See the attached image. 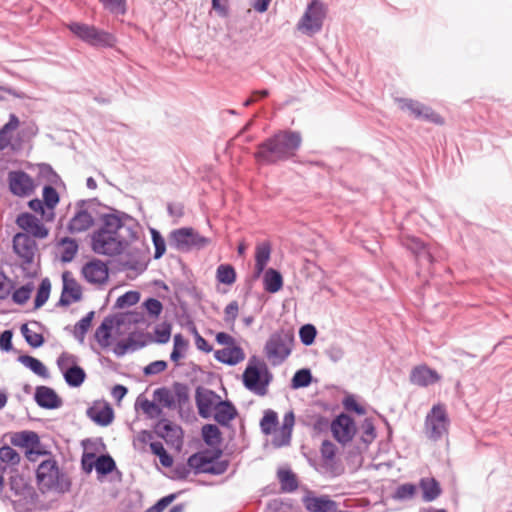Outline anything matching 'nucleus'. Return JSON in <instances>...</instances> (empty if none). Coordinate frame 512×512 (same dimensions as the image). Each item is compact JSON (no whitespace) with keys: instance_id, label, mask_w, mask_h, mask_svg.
Returning <instances> with one entry per match:
<instances>
[{"instance_id":"obj_13","label":"nucleus","mask_w":512,"mask_h":512,"mask_svg":"<svg viewBox=\"0 0 512 512\" xmlns=\"http://www.w3.org/2000/svg\"><path fill=\"white\" fill-rule=\"evenodd\" d=\"M396 101L401 110L409 112V114L416 119L425 120L437 125H442L444 123L443 118L431 107L417 100L397 98Z\"/></svg>"},{"instance_id":"obj_48","label":"nucleus","mask_w":512,"mask_h":512,"mask_svg":"<svg viewBox=\"0 0 512 512\" xmlns=\"http://www.w3.org/2000/svg\"><path fill=\"white\" fill-rule=\"evenodd\" d=\"M116 469L114 459L109 455H100L96 458V472L99 475L106 476Z\"/></svg>"},{"instance_id":"obj_20","label":"nucleus","mask_w":512,"mask_h":512,"mask_svg":"<svg viewBox=\"0 0 512 512\" xmlns=\"http://www.w3.org/2000/svg\"><path fill=\"white\" fill-rule=\"evenodd\" d=\"M16 224L25 231L24 234H28L32 238L43 239L46 238L49 233L44 224H42L35 215L28 212L19 214L16 219Z\"/></svg>"},{"instance_id":"obj_4","label":"nucleus","mask_w":512,"mask_h":512,"mask_svg":"<svg viewBox=\"0 0 512 512\" xmlns=\"http://www.w3.org/2000/svg\"><path fill=\"white\" fill-rule=\"evenodd\" d=\"M36 479L40 489L45 491H55L65 493L70 490L71 482L64 472H62L56 460L47 459L41 462L36 470Z\"/></svg>"},{"instance_id":"obj_11","label":"nucleus","mask_w":512,"mask_h":512,"mask_svg":"<svg viewBox=\"0 0 512 512\" xmlns=\"http://www.w3.org/2000/svg\"><path fill=\"white\" fill-rule=\"evenodd\" d=\"M271 380L272 374L264 363L262 369L257 366H247L243 373L244 386L257 395L263 396L266 394L267 386Z\"/></svg>"},{"instance_id":"obj_7","label":"nucleus","mask_w":512,"mask_h":512,"mask_svg":"<svg viewBox=\"0 0 512 512\" xmlns=\"http://www.w3.org/2000/svg\"><path fill=\"white\" fill-rule=\"evenodd\" d=\"M9 487L14 495L19 497V499L12 501L16 512H27L35 505L38 497L37 493L22 475L18 473L12 475L9 479Z\"/></svg>"},{"instance_id":"obj_31","label":"nucleus","mask_w":512,"mask_h":512,"mask_svg":"<svg viewBox=\"0 0 512 512\" xmlns=\"http://www.w3.org/2000/svg\"><path fill=\"white\" fill-rule=\"evenodd\" d=\"M271 256V244L268 241L261 242L255 248V274L263 273Z\"/></svg>"},{"instance_id":"obj_40","label":"nucleus","mask_w":512,"mask_h":512,"mask_svg":"<svg viewBox=\"0 0 512 512\" xmlns=\"http://www.w3.org/2000/svg\"><path fill=\"white\" fill-rule=\"evenodd\" d=\"M20 459V455L12 447L8 445L0 447V471L5 472L8 466H17Z\"/></svg>"},{"instance_id":"obj_28","label":"nucleus","mask_w":512,"mask_h":512,"mask_svg":"<svg viewBox=\"0 0 512 512\" xmlns=\"http://www.w3.org/2000/svg\"><path fill=\"white\" fill-rule=\"evenodd\" d=\"M214 420L221 426H227L237 416V409L228 400H219L214 408Z\"/></svg>"},{"instance_id":"obj_55","label":"nucleus","mask_w":512,"mask_h":512,"mask_svg":"<svg viewBox=\"0 0 512 512\" xmlns=\"http://www.w3.org/2000/svg\"><path fill=\"white\" fill-rule=\"evenodd\" d=\"M173 390L179 408H183L189 404V388L186 384L175 382L173 384Z\"/></svg>"},{"instance_id":"obj_23","label":"nucleus","mask_w":512,"mask_h":512,"mask_svg":"<svg viewBox=\"0 0 512 512\" xmlns=\"http://www.w3.org/2000/svg\"><path fill=\"white\" fill-rule=\"evenodd\" d=\"M440 380V374L425 364L413 367L410 372V382L419 387H428Z\"/></svg>"},{"instance_id":"obj_5","label":"nucleus","mask_w":512,"mask_h":512,"mask_svg":"<svg viewBox=\"0 0 512 512\" xmlns=\"http://www.w3.org/2000/svg\"><path fill=\"white\" fill-rule=\"evenodd\" d=\"M221 454L222 450L219 448L213 452L209 450L200 451L188 458V464L195 474L222 475L227 471L229 461L220 459Z\"/></svg>"},{"instance_id":"obj_38","label":"nucleus","mask_w":512,"mask_h":512,"mask_svg":"<svg viewBox=\"0 0 512 512\" xmlns=\"http://www.w3.org/2000/svg\"><path fill=\"white\" fill-rule=\"evenodd\" d=\"M63 377L68 386L76 388L84 383L86 373L84 369L76 363L64 371Z\"/></svg>"},{"instance_id":"obj_64","label":"nucleus","mask_w":512,"mask_h":512,"mask_svg":"<svg viewBox=\"0 0 512 512\" xmlns=\"http://www.w3.org/2000/svg\"><path fill=\"white\" fill-rule=\"evenodd\" d=\"M143 306L147 310L148 314L154 318H157L163 310V305H162L161 301L156 298L146 299L143 302Z\"/></svg>"},{"instance_id":"obj_30","label":"nucleus","mask_w":512,"mask_h":512,"mask_svg":"<svg viewBox=\"0 0 512 512\" xmlns=\"http://www.w3.org/2000/svg\"><path fill=\"white\" fill-rule=\"evenodd\" d=\"M43 204L46 208L47 220L53 221L55 218V208L60 201L57 190L51 185H45L42 191Z\"/></svg>"},{"instance_id":"obj_19","label":"nucleus","mask_w":512,"mask_h":512,"mask_svg":"<svg viewBox=\"0 0 512 512\" xmlns=\"http://www.w3.org/2000/svg\"><path fill=\"white\" fill-rule=\"evenodd\" d=\"M302 503L308 512H340L338 503L327 495L316 496L308 492L303 496Z\"/></svg>"},{"instance_id":"obj_18","label":"nucleus","mask_w":512,"mask_h":512,"mask_svg":"<svg viewBox=\"0 0 512 512\" xmlns=\"http://www.w3.org/2000/svg\"><path fill=\"white\" fill-rule=\"evenodd\" d=\"M10 442L13 446L26 448V455L29 460L32 459V455H40L41 452L36 450L40 445V438L34 431L25 430L21 432H15L10 437Z\"/></svg>"},{"instance_id":"obj_61","label":"nucleus","mask_w":512,"mask_h":512,"mask_svg":"<svg viewBox=\"0 0 512 512\" xmlns=\"http://www.w3.org/2000/svg\"><path fill=\"white\" fill-rule=\"evenodd\" d=\"M317 335V330L312 324H305L299 330V337L301 343L305 346H310L314 343Z\"/></svg>"},{"instance_id":"obj_62","label":"nucleus","mask_w":512,"mask_h":512,"mask_svg":"<svg viewBox=\"0 0 512 512\" xmlns=\"http://www.w3.org/2000/svg\"><path fill=\"white\" fill-rule=\"evenodd\" d=\"M239 314V305L237 301H231L224 309V321L229 326V328L233 329L235 325V320L237 319Z\"/></svg>"},{"instance_id":"obj_22","label":"nucleus","mask_w":512,"mask_h":512,"mask_svg":"<svg viewBox=\"0 0 512 512\" xmlns=\"http://www.w3.org/2000/svg\"><path fill=\"white\" fill-rule=\"evenodd\" d=\"M63 289L58 301V306H69L72 302H78L82 298V289L71 273L65 271L62 274Z\"/></svg>"},{"instance_id":"obj_54","label":"nucleus","mask_w":512,"mask_h":512,"mask_svg":"<svg viewBox=\"0 0 512 512\" xmlns=\"http://www.w3.org/2000/svg\"><path fill=\"white\" fill-rule=\"evenodd\" d=\"M153 397L166 408L171 409L175 407V399L166 387L157 388L153 393Z\"/></svg>"},{"instance_id":"obj_6","label":"nucleus","mask_w":512,"mask_h":512,"mask_svg":"<svg viewBox=\"0 0 512 512\" xmlns=\"http://www.w3.org/2000/svg\"><path fill=\"white\" fill-rule=\"evenodd\" d=\"M211 240L200 235L192 227H181L172 230L168 235L169 246L179 252L187 253L193 249H203Z\"/></svg>"},{"instance_id":"obj_37","label":"nucleus","mask_w":512,"mask_h":512,"mask_svg":"<svg viewBox=\"0 0 512 512\" xmlns=\"http://www.w3.org/2000/svg\"><path fill=\"white\" fill-rule=\"evenodd\" d=\"M18 361L37 376L43 379L49 378L50 375L47 367L39 359L29 355H21L18 357Z\"/></svg>"},{"instance_id":"obj_41","label":"nucleus","mask_w":512,"mask_h":512,"mask_svg":"<svg viewBox=\"0 0 512 512\" xmlns=\"http://www.w3.org/2000/svg\"><path fill=\"white\" fill-rule=\"evenodd\" d=\"M263 282L267 292L276 293L283 286V277L279 271L269 268L264 274Z\"/></svg>"},{"instance_id":"obj_44","label":"nucleus","mask_w":512,"mask_h":512,"mask_svg":"<svg viewBox=\"0 0 512 512\" xmlns=\"http://www.w3.org/2000/svg\"><path fill=\"white\" fill-rule=\"evenodd\" d=\"M202 438L210 447L219 445L222 441L221 431L215 424H205L202 427Z\"/></svg>"},{"instance_id":"obj_45","label":"nucleus","mask_w":512,"mask_h":512,"mask_svg":"<svg viewBox=\"0 0 512 512\" xmlns=\"http://www.w3.org/2000/svg\"><path fill=\"white\" fill-rule=\"evenodd\" d=\"M313 377L311 370L308 368H302L295 372L291 379L290 387L292 389L306 388L312 383Z\"/></svg>"},{"instance_id":"obj_35","label":"nucleus","mask_w":512,"mask_h":512,"mask_svg":"<svg viewBox=\"0 0 512 512\" xmlns=\"http://www.w3.org/2000/svg\"><path fill=\"white\" fill-rule=\"evenodd\" d=\"M113 325V318L107 316L103 319L102 323L97 327L95 331L94 337L102 348H107L110 345Z\"/></svg>"},{"instance_id":"obj_50","label":"nucleus","mask_w":512,"mask_h":512,"mask_svg":"<svg viewBox=\"0 0 512 512\" xmlns=\"http://www.w3.org/2000/svg\"><path fill=\"white\" fill-rule=\"evenodd\" d=\"M50 291V280L48 278L42 279L34 300L35 309L42 307L47 302V300L49 299Z\"/></svg>"},{"instance_id":"obj_14","label":"nucleus","mask_w":512,"mask_h":512,"mask_svg":"<svg viewBox=\"0 0 512 512\" xmlns=\"http://www.w3.org/2000/svg\"><path fill=\"white\" fill-rule=\"evenodd\" d=\"M13 250L21 259L22 269L26 271L27 266L33 263L37 244L30 235L20 232L13 237Z\"/></svg>"},{"instance_id":"obj_2","label":"nucleus","mask_w":512,"mask_h":512,"mask_svg":"<svg viewBox=\"0 0 512 512\" xmlns=\"http://www.w3.org/2000/svg\"><path fill=\"white\" fill-rule=\"evenodd\" d=\"M301 145L302 135L299 131L278 130L257 145L254 158L260 165H276L293 159Z\"/></svg>"},{"instance_id":"obj_3","label":"nucleus","mask_w":512,"mask_h":512,"mask_svg":"<svg viewBox=\"0 0 512 512\" xmlns=\"http://www.w3.org/2000/svg\"><path fill=\"white\" fill-rule=\"evenodd\" d=\"M294 345V331L290 328H279L269 335L263 353L272 366H280L291 355Z\"/></svg>"},{"instance_id":"obj_25","label":"nucleus","mask_w":512,"mask_h":512,"mask_svg":"<svg viewBox=\"0 0 512 512\" xmlns=\"http://www.w3.org/2000/svg\"><path fill=\"white\" fill-rule=\"evenodd\" d=\"M34 400L37 405L44 409H57L62 405L61 398L50 387L37 386L35 389Z\"/></svg>"},{"instance_id":"obj_43","label":"nucleus","mask_w":512,"mask_h":512,"mask_svg":"<svg viewBox=\"0 0 512 512\" xmlns=\"http://www.w3.org/2000/svg\"><path fill=\"white\" fill-rule=\"evenodd\" d=\"M68 28L77 38L88 44L95 26L81 22H71Z\"/></svg>"},{"instance_id":"obj_12","label":"nucleus","mask_w":512,"mask_h":512,"mask_svg":"<svg viewBox=\"0 0 512 512\" xmlns=\"http://www.w3.org/2000/svg\"><path fill=\"white\" fill-rule=\"evenodd\" d=\"M336 446L329 440H324L321 444V461L315 470L321 475L331 478L340 476L344 469L336 460Z\"/></svg>"},{"instance_id":"obj_32","label":"nucleus","mask_w":512,"mask_h":512,"mask_svg":"<svg viewBox=\"0 0 512 512\" xmlns=\"http://www.w3.org/2000/svg\"><path fill=\"white\" fill-rule=\"evenodd\" d=\"M420 488L425 502L434 501L442 493L441 486L435 478H422L420 480Z\"/></svg>"},{"instance_id":"obj_33","label":"nucleus","mask_w":512,"mask_h":512,"mask_svg":"<svg viewBox=\"0 0 512 512\" xmlns=\"http://www.w3.org/2000/svg\"><path fill=\"white\" fill-rule=\"evenodd\" d=\"M20 125L19 118L11 113L8 122L0 129V151L5 150L11 145V132L16 130Z\"/></svg>"},{"instance_id":"obj_15","label":"nucleus","mask_w":512,"mask_h":512,"mask_svg":"<svg viewBox=\"0 0 512 512\" xmlns=\"http://www.w3.org/2000/svg\"><path fill=\"white\" fill-rule=\"evenodd\" d=\"M8 183L11 193L18 197L29 196L34 190L31 176L22 170H13L8 173Z\"/></svg>"},{"instance_id":"obj_27","label":"nucleus","mask_w":512,"mask_h":512,"mask_svg":"<svg viewBox=\"0 0 512 512\" xmlns=\"http://www.w3.org/2000/svg\"><path fill=\"white\" fill-rule=\"evenodd\" d=\"M214 358L223 364L234 366L244 360L245 353L240 346L234 345L232 347L216 350L214 352Z\"/></svg>"},{"instance_id":"obj_63","label":"nucleus","mask_w":512,"mask_h":512,"mask_svg":"<svg viewBox=\"0 0 512 512\" xmlns=\"http://www.w3.org/2000/svg\"><path fill=\"white\" fill-rule=\"evenodd\" d=\"M361 429V440L366 444L372 443L373 440L376 438V430L372 419L366 418L361 425Z\"/></svg>"},{"instance_id":"obj_59","label":"nucleus","mask_w":512,"mask_h":512,"mask_svg":"<svg viewBox=\"0 0 512 512\" xmlns=\"http://www.w3.org/2000/svg\"><path fill=\"white\" fill-rule=\"evenodd\" d=\"M111 14L124 15L127 11L126 0H99Z\"/></svg>"},{"instance_id":"obj_49","label":"nucleus","mask_w":512,"mask_h":512,"mask_svg":"<svg viewBox=\"0 0 512 512\" xmlns=\"http://www.w3.org/2000/svg\"><path fill=\"white\" fill-rule=\"evenodd\" d=\"M61 244L64 246L61 261L64 263L71 262L78 251V244L75 239L65 237L61 240Z\"/></svg>"},{"instance_id":"obj_46","label":"nucleus","mask_w":512,"mask_h":512,"mask_svg":"<svg viewBox=\"0 0 512 512\" xmlns=\"http://www.w3.org/2000/svg\"><path fill=\"white\" fill-rule=\"evenodd\" d=\"M216 279L219 283L232 285L236 281V271L230 264H221L216 270Z\"/></svg>"},{"instance_id":"obj_17","label":"nucleus","mask_w":512,"mask_h":512,"mask_svg":"<svg viewBox=\"0 0 512 512\" xmlns=\"http://www.w3.org/2000/svg\"><path fill=\"white\" fill-rule=\"evenodd\" d=\"M81 273L84 279L91 284H105L109 278V270L107 264L100 259H92L85 263Z\"/></svg>"},{"instance_id":"obj_24","label":"nucleus","mask_w":512,"mask_h":512,"mask_svg":"<svg viewBox=\"0 0 512 512\" xmlns=\"http://www.w3.org/2000/svg\"><path fill=\"white\" fill-rule=\"evenodd\" d=\"M152 342V336L150 334L139 333L138 339L134 338L133 334H130L124 341H119L113 348V353L117 357L124 356L129 350L136 351L147 346Z\"/></svg>"},{"instance_id":"obj_16","label":"nucleus","mask_w":512,"mask_h":512,"mask_svg":"<svg viewBox=\"0 0 512 512\" xmlns=\"http://www.w3.org/2000/svg\"><path fill=\"white\" fill-rule=\"evenodd\" d=\"M220 399L221 397L213 390L198 386L195 393L198 414L204 419L210 418L216 403H218Z\"/></svg>"},{"instance_id":"obj_9","label":"nucleus","mask_w":512,"mask_h":512,"mask_svg":"<svg viewBox=\"0 0 512 512\" xmlns=\"http://www.w3.org/2000/svg\"><path fill=\"white\" fill-rule=\"evenodd\" d=\"M449 426L450 419L445 405H433L424 422L427 437L433 441H438L448 433Z\"/></svg>"},{"instance_id":"obj_26","label":"nucleus","mask_w":512,"mask_h":512,"mask_svg":"<svg viewBox=\"0 0 512 512\" xmlns=\"http://www.w3.org/2000/svg\"><path fill=\"white\" fill-rule=\"evenodd\" d=\"M401 244L404 248L413 253L418 260H425L428 263L433 262V256L431 252L429 251L427 245L420 238L414 236H404L401 239Z\"/></svg>"},{"instance_id":"obj_58","label":"nucleus","mask_w":512,"mask_h":512,"mask_svg":"<svg viewBox=\"0 0 512 512\" xmlns=\"http://www.w3.org/2000/svg\"><path fill=\"white\" fill-rule=\"evenodd\" d=\"M171 324L167 322H163L160 325H157L154 329L155 339L152 338V342H156L159 344H165L170 340L171 337Z\"/></svg>"},{"instance_id":"obj_56","label":"nucleus","mask_w":512,"mask_h":512,"mask_svg":"<svg viewBox=\"0 0 512 512\" xmlns=\"http://www.w3.org/2000/svg\"><path fill=\"white\" fill-rule=\"evenodd\" d=\"M278 424V415L273 410H267L261 419L260 427L264 434H270Z\"/></svg>"},{"instance_id":"obj_36","label":"nucleus","mask_w":512,"mask_h":512,"mask_svg":"<svg viewBox=\"0 0 512 512\" xmlns=\"http://www.w3.org/2000/svg\"><path fill=\"white\" fill-rule=\"evenodd\" d=\"M154 431L160 438L168 442L173 441L174 438H178L180 428L168 419L162 418L155 424Z\"/></svg>"},{"instance_id":"obj_10","label":"nucleus","mask_w":512,"mask_h":512,"mask_svg":"<svg viewBox=\"0 0 512 512\" xmlns=\"http://www.w3.org/2000/svg\"><path fill=\"white\" fill-rule=\"evenodd\" d=\"M324 18L323 4L319 0H312L299 20L297 28L304 34L314 35L321 31Z\"/></svg>"},{"instance_id":"obj_51","label":"nucleus","mask_w":512,"mask_h":512,"mask_svg":"<svg viewBox=\"0 0 512 512\" xmlns=\"http://www.w3.org/2000/svg\"><path fill=\"white\" fill-rule=\"evenodd\" d=\"M21 333L27 344L32 348L41 347L45 341L42 334L32 331L27 324L21 326Z\"/></svg>"},{"instance_id":"obj_1","label":"nucleus","mask_w":512,"mask_h":512,"mask_svg":"<svg viewBox=\"0 0 512 512\" xmlns=\"http://www.w3.org/2000/svg\"><path fill=\"white\" fill-rule=\"evenodd\" d=\"M109 209L100 215L101 226L91 236V248L96 254L115 256L138 238L139 224L127 213Z\"/></svg>"},{"instance_id":"obj_34","label":"nucleus","mask_w":512,"mask_h":512,"mask_svg":"<svg viewBox=\"0 0 512 512\" xmlns=\"http://www.w3.org/2000/svg\"><path fill=\"white\" fill-rule=\"evenodd\" d=\"M116 42V37L112 33L95 27L88 44L93 47L112 48Z\"/></svg>"},{"instance_id":"obj_39","label":"nucleus","mask_w":512,"mask_h":512,"mask_svg":"<svg viewBox=\"0 0 512 512\" xmlns=\"http://www.w3.org/2000/svg\"><path fill=\"white\" fill-rule=\"evenodd\" d=\"M280 488L283 492L291 493L298 489L299 483L296 475L290 469H280L277 472Z\"/></svg>"},{"instance_id":"obj_53","label":"nucleus","mask_w":512,"mask_h":512,"mask_svg":"<svg viewBox=\"0 0 512 512\" xmlns=\"http://www.w3.org/2000/svg\"><path fill=\"white\" fill-rule=\"evenodd\" d=\"M150 233L152 243L154 245V259H160L165 254L166 251L165 239L163 238L161 233L154 228H151Z\"/></svg>"},{"instance_id":"obj_47","label":"nucleus","mask_w":512,"mask_h":512,"mask_svg":"<svg viewBox=\"0 0 512 512\" xmlns=\"http://www.w3.org/2000/svg\"><path fill=\"white\" fill-rule=\"evenodd\" d=\"M94 317V311L88 312L83 318H81L74 327V337L82 343L85 339V335L91 326Z\"/></svg>"},{"instance_id":"obj_42","label":"nucleus","mask_w":512,"mask_h":512,"mask_svg":"<svg viewBox=\"0 0 512 512\" xmlns=\"http://www.w3.org/2000/svg\"><path fill=\"white\" fill-rule=\"evenodd\" d=\"M295 417L293 411L287 412L282 421V426L280 428L279 434L281 436V439L278 441V446L287 445L290 442L291 435H292V429L294 426Z\"/></svg>"},{"instance_id":"obj_21","label":"nucleus","mask_w":512,"mask_h":512,"mask_svg":"<svg viewBox=\"0 0 512 512\" xmlns=\"http://www.w3.org/2000/svg\"><path fill=\"white\" fill-rule=\"evenodd\" d=\"M331 430L334 438L339 443L346 444L350 442L354 437V421L350 416L342 413L332 421Z\"/></svg>"},{"instance_id":"obj_60","label":"nucleus","mask_w":512,"mask_h":512,"mask_svg":"<svg viewBox=\"0 0 512 512\" xmlns=\"http://www.w3.org/2000/svg\"><path fill=\"white\" fill-rule=\"evenodd\" d=\"M140 300V293L137 291H127L116 300V307L125 308L137 304Z\"/></svg>"},{"instance_id":"obj_52","label":"nucleus","mask_w":512,"mask_h":512,"mask_svg":"<svg viewBox=\"0 0 512 512\" xmlns=\"http://www.w3.org/2000/svg\"><path fill=\"white\" fill-rule=\"evenodd\" d=\"M417 491L416 485L412 483H404L399 485L394 491L392 498L394 500L405 501L412 499Z\"/></svg>"},{"instance_id":"obj_57","label":"nucleus","mask_w":512,"mask_h":512,"mask_svg":"<svg viewBox=\"0 0 512 512\" xmlns=\"http://www.w3.org/2000/svg\"><path fill=\"white\" fill-rule=\"evenodd\" d=\"M34 289L33 283L29 282L16 289L12 294V300L19 305L25 304L31 296Z\"/></svg>"},{"instance_id":"obj_8","label":"nucleus","mask_w":512,"mask_h":512,"mask_svg":"<svg viewBox=\"0 0 512 512\" xmlns=\"http://www.w3.org/2000/svg\"><path fill=\"white\" fill-rule=\"evenodd\" d=\"M100 203L96 198L78 200L75 204V214L70 219L67 230L71 234L87 231L94 224L92 213Z\"/></svg>"},{"instance_id":"obj_29","label":"nucleus","mask_w":512,"mask_h":512,"mask_svg":"<svg viewBox=\"0 0 512 512\" xmlns=\"http://www.w3.org/2000/svg\"><path fill=\"white\" fill-rule=\"evenodd\" d=\"M87 416L100 426H108L114 419L113 408L106 404L103 407H90L87 409Z\"/></svg>"}]
</instances>
